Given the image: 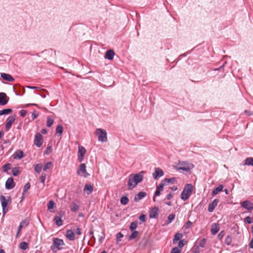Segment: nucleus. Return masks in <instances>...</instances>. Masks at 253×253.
<instances>
[{
  "label": "nucleus",
  "instance_id": "e433bc0d",
  "mask_svg": "<svg viewBox=\"0 0 253 253\" xmlns=\"http://www.w3.org/2000/svg\"><path fill=\"white\" fill-rule=\"evenodd\" d=\"M70 207L71 211L73 212H76L78 210L79 208V206L77 204L74 203H72Z\"/></svg>",
  "mask_w": 253,
  "mask_h": 253
},
{
  "label": "nucleus",
  "instance_id": "338daca9",
  "mask_svg": "<svg viewBox=\"0 0 253 253\" xmlns=\"http://www.w3.org/2000/svg\"><path fill=\"white\" fill-rule=\"evenodd\" d=\"M76 233L78 235H81V229L80 228H77L76 230Z\"/></svg>",
  "mask_w": 253,
  "mask_h": 253
},
{
  "label": "nucleus",
  "instance_id": "473e14b6",
  "mask_svg": "<svg viewBox=\"0 0 253 253\" xmlns=\"http://www.w3.org/2000/svg\"><path fill=\"white\" fill-rule=\"evenodd\" d=\"M52 164V163L50 162L45 163L43 166H42L43 170L44 171H46L47 169H50L51 168Z\"/></svg>",
  "mask_w": 253,
  "mask_h": 253
},
{
  "label": "nucleus",
  "instance_id": "8fccbe9b",
  "mask_svg": "<svg viewBox=\"0 0 253 253\" xmlns=\"http://www.w3.org/2000/svg\"><path fill=\"white\" fill-rule=\"evenodd\" d=\"M206 240L205 238H203L200 242V243H199V246H200L201 247H205V245L206 244Z\"/></svg>",
  "mask_w": 253,
  "mask_h": 253
},
{
  "label": "nucleus",
  "instance_id": "c9c22d12",
  "mask_svg": "<svg viewBox=\"0 0 253 253\" xmlns=\"http://www.w3.org/2000/svg\"><path fill=\"white\" fill-rule=\"evenodd\" d=\"M129 201L128 198L126 196H123L121 198V203L122 205H126Z\"/></svg>",
  "mask_w": 253,
  "mask_h": 253
},
{
  "label": "nucleus",
  "instance_id": "774afa93",
  "mask_svg": "<svg viewBox=\"0 0 253 253\" xmlns=\"http://www.w3.org/2000/svg\"><path fill=\"white\" fill-rule=\"evenodd\" d=\"M249 246L250 248L253 249V238L251 239Z\"/></svg>",
  "mask_w": 253,
  "mask_h": 253
},
{
  "label": "nucleus",
  "instance_id": "72a5a7b5",
  "mask_svg": "<svg viewBox=\"0 0 253 253\" xmlns=\"http://www.w3.org/2000/svg\"><path fill=\"white\" fill-rule=\"evenodd\" d=\"M54 123V120L51 118L48 117L47 118L46 126L48 127H50Z\"/></svg>",
  "mask_w": 253,
  "mask_h": 253
},
{
  "label": "nucleus",
  "instance_id": "13d9d810",
  "mask_svg": "<svg viewBox=\"0 0 253 253\" xmlns=\"http://www.w3.org/2000/svg\"><path fill=\"white\" fill-rule=\"evenodd\" d=\"M161 192L160 191L156 189V191H155V196L153 197V200L155 201V196H159L161 194Z\"/></svg>",
  "mask_w": 253,
  "mask_h": 253
},
{
  "label": "nucleus",
  "instance_id": "f704fd0d",
  "mask_svg": "<svg viewBox=\"0 0 253 253\" xmlns=\"http://www.w3.org/2000/svg\"><path fill=\"white\" fill-rule=\"evenodd\" d=\"M175 215L174 214H170L168 217V221L166 223V225H168L171 223L174 219Z\"/></svg>",
  "mask_w": 253,
  "mask_h": 253
},
{
  "label": "nucleus",
  "instance_id": "bf43d9fd",
  "mask_svg": "<svg viewBox=\"0 0 253 253\" xmlns=\"http://www.w3.org/2000/svg\"><path fill=\"white\" fill-rule=\"evenodd\" d=\"M184 246V244L183 240H179L178 246L179 248L183 247Z\"/></svg>",
  "mask_w": 253,
  "mask_h": 253
},
{
  "label": "nucleus",
  "instance_id": "cd10ccee",
  "mask_svg": "<svg viewBox=\"0 0 253 253\" xmlns=\"http://www.w3.org/2000/svg\"><path fill=\"white\" fill-rule=\"evenodd\" d=\"M182 237V234L181 233H177L175 234L174 238L173 239V243L175 244Z\"/></svg>",
  "mask_w": 253,
  "mask_h": 253
},
{
  "label": "nucleus",
  "instance_id": "dca6fc26",
  "mask_svg": "<svg viewBox=\"0 0 253 253\" xmlns=\"http://www.w3.org/2000/svg\"><path fill=\"white\" fill-rule=\"evenodd\" d=\"M114 55H115L114 51L112 49H110V50H107L105 54V58H106L108 60H111L113 59Z\"/></svg>",
  "mask_w": 253,
  "mask_h": 253
},
{
  "label": "nucleus",
  "instance_id": "4be33fe9",
  "mask_svg": "<svg viewBox=\"0 0 253 253\" xmlns=\"http://www.w3.org/2000/svg\"><path fill=\"white\" fill-rule=\"evenodd\" d=\"M0 201L1 202L2 209L6 208V207H7L8 203L5 196L2 195H0Z\"/></svg>",
  "mask_w": 253,
  "mask_h": 253
},
{
  "label": "nucleus",
  "instance_id": "a18cd8bd",
  "mask_svg": "<svg viewBox=\"0 0 253 253\" xmlns=\"http://www.w3.org/2000/svg\"><path fill=\"white\" fill-rule=\"evenodd\" d=\"M10 164L7 163L3 166V171L6 172L8 170L10 169Z\"/></svg>",
  "mask_w": 253,
  "mask_h": 253
},
{
  "label": "nucleus",
  "instance_id": "a211bd4d",
  "mask_svg": "<svg viewBox=\"0 0 253 253\" xmlns=\"http://www.w3.org/2000/svg\"><path fill=\"white\" fill-rule=\"evenodd\" d=\"M13 157L14 159H21L24 157V153L22 151L18 150L15 152Z\"/></svg>",
  "mask_w": 253,
  "mask_h": 253
},
{
  "label": "nucleus",
  "instance_id": "c03bdc74",
  "mask_svg": "<svg viewBox=\"0 0 253 253\" xmlns=\"http://www.w3.org/2000/svg\"><path fill=\"white\" fill-rule=\"evenodd\" d=\"M46 174L44 172H42L41 175L40 179H41V182L43 184V185L44 184L45 180L46 178Z\"/></svg>",
  "mask_w": 253,
  "mask_h": 253
},
{
  "label": "nucleus",
  "instance_id": "2eb2a0df",
  "mask_svg": "<svg viewBox=\"0 0 253 253\" xmlns=\"http://www.w3.org/2000/svg\"><path fill=\"white\" fill-rule=\"evenodd\" d=\"M75 234L71 229L67 230L66 233V236L70 241H74L75 240Z\"/></svg>",
  "mask_w": 253,
  "mask_h": 253
},
{
  "label": "nucleus",
  "instance_id": "ddd939ff",
  "mask_svg": "<svg viewBox=\"0 0 253 253\" xmlns=\"http://www.w3.org/2000/svg\"><path fill=\"white\" fill-rule=\"evenodd\" d=\"M159 208L155 207L152 208L149 212V217L150 218H156L158 215Z\"/></svg>",
  "mask_w": 253,
  "mask_h": 253
},
{
  "label": "nucleus",
  "instance_id": "864d4df0",
  "mask_svg": "<svg viewBox=\"0 0 253 253\" xmlns=\"http://www.w3.org/2000/svg\"><path fill=\"white\" fill-rule=\"evenodd\" d=\"M27 114V111L25 110H21L20 111V116L22 117H24L25 116V115H26Z\"/></svg>",
  "mask_w": 253,
  "mask_h": 253
},
{
  "label": "nucleus",
  "instance_id": "f3484780",
  "mask_svg": "<svg viewBox=\"0 0 253 253\" xmlns=\"http://www.w3.org/2000/svg\"><path fill=\"white\" fill-rule=\"evenodd\" d=\"M219 230V226L218 223H213L211 225V232L213 235H215Z\"/></svg>",
  "mask_w": 253,
  "mask_h": 253
},
{
  "label": "nucleus",
  "instance_id": "7ed1b4c3",
  "mask_svg": "<svg viewBox=\"0 0 253 253\" xmlns=\"http://www.w3.org/2000/svg\"><path fill=\"white\" fill-rule=\"evenodd\" d=\"M192 189L193 186L191 184H186L181 193V199L183 201H186L187 200L191 194Z\"/></svg>",
  "mask_w": 253,
  "mask_h": 253
},
{
  "label": "nucleus",
  "instance_id": "423d86ee",
  "mask_svg": "<svg viewBox=\"0 0 253 253\" xmlns=\"http://www.w3.org/2000/svg\"><path fill=\"white\" fill-rule=\"evenodd\" d=\"M65 215V212L61 211L58 212L57 215L54 216L53 220L55 221L57 226H60L63 224V220L62 218Z\"/></svg>",
  "mask_w": 253,
  "mask_h": 253
},
{
  "label": "nucleus",
  "instance_id": "4c0bfd02",
  "mask_svg": "<svg viewBox=\"0 0 253 253\" xmlns=\"http://www.w3.org/2000/svg\"><path fill=\"white\" fill-rule=\"evenodd\" d=\"M137 221H134L132 223H131L130 225V230L131 231H134V230L137 228Z\"/></svg>",
  "mask_w": 253,
  "mask_h": 253
},
{
  "label": "nucleus",
  "instance_id": "f257e3e1",
  "mask_svg": "<svg viewBox=\"0 0 253 253\" xmlns=\"http://www.w3.org/2000/svg\"><path fill=\"white\" fill-rule=\"evenodd\" d=\"M144 171H141L136 174H131L128 177L127 182L128 189L131 190L134 188L143 179Z\"/></svg>",
  "mask_w": 253,
  "mask_h": 253
},
{
  "label": "nucleus",
  "instance_id": "c85d7f7f",
  "mask_svg": "<svg viewBox=\"0 0 253 253\" xmlns=\"http://www.w3.org/2000/svg\"><path fill=\"white\" fill-rule=\"evenodd\" d=\"M42 169V166L41 164H37L34 165L35 170L38 173H40L41 172Z\"/></svg>",
  "mask_w": 253,
  "mask_h": 253
},
{
  "label": "nucleus",
  "instance_id": "4d7b16f0",
  "mask_svg": "<svg viewBox=\"0 0 253 253\" xmlns=\"http://www.w3.org/2000/svg\"><path fill=\"white\" fill-rule=\"evenodd\" d=\"M12 174L14 176H16L18 175V174L19 173V170L18 169H15L12 170Z\"/></svg>",
  "mask_w": 253,
  "mask_h": 253
},
{
  "label": "nucleus",
  "instance_id": "f8f14e48",
  "mask_svg": "<svg viewBox=\"0 0 253 253\" xmlns=\"http://www.w3.org/2000/svg\"><path fill=\"white\" fill-rule=\"evenodd\" d=\"M15 183L12 177L8 178L5 184V188L7 189H11L15 186Z\"/></svg>",
  "mask_w": 253,
  "mask_h": 253
},
{
  "label": "nucleus",
  "instance_id": "e2e57ef3",
  "mask_svg": "<svg viewBox=\"0 0 253 253\" xmlns=\"http://www.w3.org/2000/svg\"><path fill=\"white\" fill-rule=\"evenodd\" d=\"M84 159V156H82L81 155H78V160L80 162H82Z\"/></svg>",
  "mask_w": 253,
  "mask_h": 253
},
{
  "label": "nucleus",
  "instance_id": "6ab92c4d",
  "mask_svg": "<svg viewBox=\"0 0 253 253\" xmlns=\"http://www.w3.org/2000/svg\"><path fill=\"white\" fill-rule=\"evenodd\" d=\"M147 194L145 192H140L135 196L134 200L135 202H138L146 196Z\"/></svg>",
  "mask_w": 253,
  "mask_h": 253
},
{
  "label": "nucleus",
  "instance_id": "6e6552de",
  "mask_svg": "<svg viewBox=\"0 0 253 253\" xmlns=\"http://www.w3.org/2000/svg\"><path fill=\"white\" fill-rule=\"evenodd\" d=\"M42 141L43 138L42 135L40 133H36L34 139V144L37 147H40L42 144Z\"/></svg>",
  "mask_w": 253,
  "mask_h": 253
},
{
  "label": "nucleus",
  "instance_id": "49530a36",
  "mask_svg": "<svg viewBox=\"0 0 253 253\" xmlns=\"http://www.w3.org/2000/svg\"><path fill=\"white\" fill-rule=\"evenodd\" d=\"M181 250L178 247H174L171 250L170 253H180Z\"/></svg>",
  "mask_w": 253,
  "mask_h": 253
},
{
  "label": "nucleus",
  "instance_id": "2f4dec72",
  "mask_svg": "<svg viewBox=\"0 0 253 253\" xmlns=\"http://www.w3.org/2000/svg\"><path fill=\"white\" fill-rule=\"evenodd\" d=\"M19 248L23 250H26L28 248V244L26 242H22L19 245Z\"/></svg>",
  "mask_w": 253,
  "mask_h": 253
},
{
  "label": "nucleus",
  "instance_id": "a878e982",
  "mask_svg": "<svg viewBox=\"0 0 253 253\" xmlns=\"http://www.w3.org/2000/svg\"><path fill=\"white\" fill-rule=\"evenodd\" d=\"M78 155H81L82 156H84V154L86 153V149L85 148L82 146H79L78 147Z\"/></svg>",
  "mask_w": 253,
  "mask_h": 253
},
{
  "label": "nucleus",
  "instance_id": "de8ad7c7",
  "mask_svg": "<svg viewBox=\"0 0 253 253\" xmlns=\"http://www.w3.org/2000/svg\"><path fill=\"white\" fill-rule=\"evenodd\" d=\"M245 221H246L248 224H251L253 222V218L250 216H247L245 218Z\"/></svg>",
  "mask_w": 253,
  "mask_h": 253
},
{
  "label": "nucleus",
  "instance_id": "b1692460",
  "mask_svg": "<svg viewBox=\"0 0 253 253\" xmlns=\"http://www.w3.org/2000/svg\"><path fill=\"white\" fill-rule=\"evenodd\" d=\"M81 171L84 174H86V175H88V174L86 173V166H85V165L84 164H82L80 165V169L77 171L78 174H79V171Z\"/></svg>",
  "mask_w": 253,
  "mask_h": 253
},
{
  "label": "nucleus",
  "instance_id": "4468645a",
  "mask_svg": "<svg viewBox=\"0 0 253 253\" xmlns=\"http://www.w3.org/2000/svg\"><path fill=\"white\" fill-rule=\"evenodd\" d=\"M218 203L219 200L218 199H214L211 203L209 204L208 207V211L210 212H212Z\"/></svg>",
  "mask_w": 253,
  "mask_h": 253
},
{
  "label": "nucleus",
  "instance_id": "aec40b11",
  "mask_svg": "<svg viewBox=\"0 0 253 253\" xmlns=\"http://www.w3.org/2000/svg\"><path fill=\"white\" fill-rule=\"evenodd\" d=\"M1 77L4 80L8 82H13L14 81V78L9 74L6 73H1Z\"/></svg>",
  "mask_w": 253,
  "mask_h": 253
},
{
  "label": "nucleus",
  "instance_id": "5fc2aeb1",
  "mask_svg": "<svg viewBox=\"0 0 253 253\" xmlns=\"http://www.w3.org/2000/svg\"><path fill=\"white\" fill-rule=\"evenodd\" d=\"M39 116V114L36 113V111H34L32 114V117L33 120L37 118Z\"/></svg>",
  "mask_w": 253,
  "mask_h": 253
},
{
  "label": "nucleus",
  "instance_id": "0eeeda50",
  "mask_svg": "<svg viewBox=\"0 0 253 253\" xmlns=\"http://www.w3.org/2000/svg\"><path fill=\"white\" fill-rule=\"evenodd\" d=\"M241 207L249 211L253 210V203L249 200H246L241 203Z\"/></svg>",
  "mask_w": 253,
  "mask_h": 253
},
{
  "label": "nucleus",
  "instance_id": "69168bd1",
  "mask_svg": "<svg viewBox=\"0 0 253 253\" xmlns=\"http://www.w3.org/2000/svg\"><path fill=\"white\" fill-rule=\"evenodd\" d=\"M192 225V222L190 221H188L187 222L186 224V228H188L190 227V226Z\"/></svg>",
  "mask_w": 253,
  "mask_h": 253
},
{
  "label": "nucleus",
  "instance_id": "052dcab7",
  "mask_svg": "<svg viewBox=\"0 0 253 253\" xmlns=\"http://www.w3.org/2000/svg\"><path fill=\"white\" fill-rule=\"evenodd\" d=\"M104 235L103 233H102V235L99 236V237L98 239V241L100 243H101L102 242V240L104 239Z\"/></svg>",
  "mask_w": 253,
  "mask_h": 253
},
{
  "label": "nucleus",
  "instance_id": "bb28decb",
  "mask_svg": "<svg viewBox=\"0 0 253 253\" xmlns=\"http://www.w3.org/2000/svg\"><path fill=\"white\" fill-rule=\"evenodd\" d=\"M164 183H165L166 185H167L168 183L173 184L176 180V178L175 177H172L170 178H165L162 180Z\"/></svg>",
  "mask_w": 253,
  "mask_h": 253
},
{
  "label": "nucleus",
  "instance_id": "412c9836",
  "mask_svg": "<svg viewBox=\"0 0 253 253\" xmlns=\"http://www.w3.org/2000/svg\"><path fill=\"white\" fill-rule=\"evenodd\" d=\"M84 192L87 195L90 194L93 191V186L90 184H86L84 187Z\"/></svg>",
  "mask_w": 253,
  "mask_h": 253
},
{
  "label": "nucleus",
  "instance_id": "37998d69",
  "mask_svg": "<svg viewBox=\"0 0 253 253\" xmlns=\"http://www.w3.org/2000/svg\"><path fill=\"white\" fill-rule=\"evenodd\" d=\"M31 185L29 182L26 183L23 188V195L26 193L27 191L30 188Z\"/></svg>",
  "mask_w": 253,
  "mask_h": 253
},
{
  "label": "nucleus",
  "instance_id": "39448f33",
  "mask_svg": "<svg viewBox=\"0 0 253 253\" xmlns=\"http://www.w3.org/2000/svg\"><path fill=\"white\" fill-rule=\"evenodd\" d=\"M193 167H194V166L192 164H189L187 162L182 161L179 163V165L177 168V169L182 170L183 171L188 172Z\"/></svg>",
  "mask_w": 253,
  "mask_h": 253
},
{
  "label": "nucleus",
  "instance_id": "c756f323",
  "mask_svg": "<svg viewBox=\"0 0 253 253\" xmlns=\"http://www.w3.org/2000/svg\"><path fill=\"white\" fill-rule=\"evenodd\" d=\"M12 112L11 109H4L1 110H0V116L3 115H6L11 113Z\"/></svg>",
  "mask_w": 253,
  "mask_h": 253
},
{
  "label": "nucleus",
  "instance_id": "79ce46f5",
  "mask_svg": "<svg viewBox=\"0 0 253 253\" xmlns=\"http://www.w3.org/2000/svg\"><path fill=\"white\" fill-rule=\"evenodd\" d=\"M165 185H166L165 184V183H164L163 182V181L162 180L161 183L157 187L156 189H157V190H159L160 191H162L163 190V189H164V186Z\"/></svg>",
  "mask_w": 253,
  "mask_h": 253
},
{
  "label": "nucleus",
  "instance_id": "f03ea898",
  "mask_svg": "<svg viewBox=\"0 0 253 253\" xmlns=\"http://www.w3.org/2000/svg\"><path fill=\"white\" fill-rule=\"evenodd\" d=\"M64 245V242L62 239L53 238V244L50 248L53 253H56L58 251L61 250Z\"/></svg>",
  "mask_w": 253,
  "mask_h": 253
},
{
  "label": "nucleus",
  "instance_id": "1a4fd4ad",
  "mask_svg": "<svg viewBox=\"0 0 253 253\" xmlns=\"http://www.w3.org/2000/svg\"><path fill=\"white\" fill-rule=\"evenodd\" d=\"M15 120V116H9L6 120V123L5 124V128L6 130L8 131L11 128L12 124Z\"/></svg>",
  "mask_w": 253,
  "mask_h": 253
},
{
  "label": "nucleus",
  "instance_id": "680f3d73",
  "mask_svg": "<svg viewBox=\"0 0 253 253\" xmlns=\"http://www.w3.org/2000/svg\"><path fill=\"white\" fill-rule=\"evenodd\" d=\"M89 235L91 236L90 239H95L93 236V231L92 229H90L89 232Z\"/></svg>",
  "mask_w": 253,
  "mask_h": 253
},
{
  "label": "nucleus",
  "instance_id": "ea45409f",
  "mask_svg": "<svg viewBox=\"0 0 253 253\" xmlns=\"http://www.w3.org/2000/svg\"><path fill=\"white\" fill-rule=\"evenodd\" d=\"M232 242V237L230 235H228L225 239V243L227 245H230Z\"/></svg>",
  "mask_w": 253,
  "mask_h": 253
},
{
  "label": "nucleus",
  "instance_id": "7c9ffc66",
  "mask_svg": "<svg viewBox=\"0 0 253 253\" xmlns=\"http://www.w3.org/2000/svg\"><path fill=\"white\" fill-rule=\"evenodd\" d=\"M138 232L137 231H133L132 233L129 235V237H128V240H131L132 239H134V238H135L136 237H137V236L138 235Z\"/></svg>",
  "mask_w": 253,
  "mask_h": 253
},
{
  "label": "nucleus",
  "instance_id": "09e8293b",
  "mask_svg": "<svg viewBox=\"0 0 253 253\" xmlns=\"http://www.w3.org/2000/svg\"><path fill=\"white\" fill-rule=\"evenodd\" d=\"M123 236L124 235L122 234V233L119 232L117 233L116 236L117 241H121V238H122Z\"/></svg>",
  "mask_w": 253,
  "mask_h": 253
},
{
  "label": "nucleus",
  "instance_id": "5701e85b",
  "mask_svg": "<svg viewBox=\"0 0 253 253\" xmlns=\"http://www.w3.org/2000/svg\"><path fill=\"white\" fill-rule=\"evenodd\" d=\"M223 186L222 185H219L218 187L214 188L212 192V196H214L217 194L219 192L223 190Z\"/></svg>",
  "mask_w": 253,
  "mask_h": 253
},
{
  "label": "nucleus",
  "instance_id": "393cba45",
  "mask_svg": "<svg viewBox=\"0 0 253 253\" xmlns=\"http://www.w3.org/2000/svg\"><path fill=\"white\" fill-rule=\"evenodd\" d=\"M244 165L252 166L253 167V158L248 157L244 161Z\"/></svg>",
  "mask_w": 253,
  "mask_h": 253
},
{
  "label": "nucleus",
  "instance_id": "9d476101",
  "mask_svg": "<svg viewBox=\"0 0 253 253\" xmlns=\"http://www.w3.org/2000/svg\"><path fill=\"white\" fill-rule=\"evenodd\" d=\"M164 175L163 170L159 168H156L155 169V171L152 173V176L156 180L158 179L159 177L163 176Z\"/></svg>",
  "mask_w": 253,
  "mask_h": 253
},
{
  "label": "nucleus",
  "instance_id": "9b49d317",
  "mask_svg": "<svg viewBox=\"0 0 253 253\" xmlns=\"http://www.w3.org/2000/svg\"><path fill=\"white\" fill-rule=\"evenodd\" d=\"M9 98L3 92H0V105L3 106L6 105L8 101Z\"/></svg>",
  "mask_w": 253,
  "mask_h": 253
},
{
  "label": "nucleus",
  "instance_id": "20e7f679",
  "mask_svg": "<svg viewBox=\"0 0 253 253\" xmlns=\"http://www.w3.org/2000/svg\"><path fill=\"white\" fill-rule=\"evenodd\" d=\"M95 134L97 136L99 141L105 142L107 141L106 131L102 128H97L96 130Z\"/></svg>",
  "mask_w": 253,
  "mask_h": 253
},
{
  "label": "nucleus",
  "instance_id": "0e129e2a",
  "mask_svg": "<svg viewBox=\"0 0 253 253\" xmlns=\"http://www.w3.org/2000/svg\"><path fill=\"white\" fill-rule=\"evenodd\" d=\"M20 224H22V225H23V226L24 225L27 226L28 225V222H27L26 220H24L22 221V222Z\"/></svg>",
  "mask_w": 253,
  "mask_h": 253
},
{
  "label": "nucleus",
  "instance_id": "3c124183",
  "mask_svg": "<svg viewBox=\"0 0 253 253\" xmlns=\"http://www.w3.org/2000/svg\"><path fill=\"white\" fill-rule=\"evenodd\" d=\"M146 215H145V214H141L139 217V219L143 222H144L146 221Z\"/></svg>",
  "mask_w": 253,
  "mask_h": 253
},
{
  "label": "nucleus",
  "instance_id": "6e6d98bb",
  "mask_svg": "<svg viewBox=\"0 0 253 253\" xmlns=\"http://www.w3.org/2000/svg\"><path fill=\"white\" fill-rule=\"evenodd\" d=\"M226 63H227L226 62H224L221 66H220L218 68L214 69V71H219V70H221L225 66Z\"/></svg>",
  "mask_w": 253,
  "mask_h": 253
},
{
  "label": "nucleus",
  "instance_id": "a19ab883",
  "mask_svg": "<svg viewBox=\"0 0 253 253\" xmlns=\"http://www.w3.org/2000/svg\"><path fill=\"white\" fill-rule=\"evenodd\" d=\"M55 207V203L52 200H50L49 201L48 203L47 204V209L48 210H51L53 209V208Z\"/></svg>",
  "mask_w": 253,
  "mask_h": 253
},
{
  "label": "nucleus",
  "instance_id": "603ef678",
  "mask_svg": "<svg viewBox=\"0 0 253 253\" xmlns=\"http://www.w3.org/2000/svg\"><path fill=\"white\" fill-rule=\"evenodd\" d=\"M225 235V232L224 231H221L218 234V238L220 240Z\"/></svg>",
  "mask_w": 253,
  "mask_h": 253
},
{
  "label": "nucleus",
  "instance_id": "58836bf2",
  "mask_svg": "<svg viewBox=\"0 0 253 253\" xmlns=\"http://www.w3.org/2000/svg\"><path fill=\"white\" fill-rule=\"evenodd\" d=\"M56 132L59 135H61L63 132V126L61 125H58L56 128Z\"/></svg>",
  "mask_w": 253,
  "mask_h": 253
}]
</instances>
